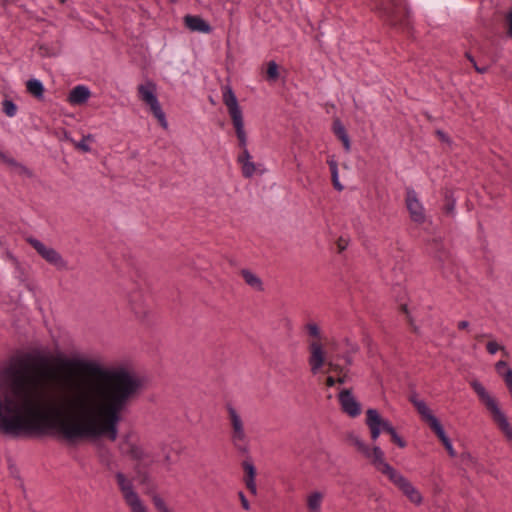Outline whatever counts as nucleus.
Here are the masks:
<instances>
[{
	"instance_id": "a211bd4d",
	"label": "nucleus",
	"mask_w": 512,
	"mask_h": 512,
	"mask_svg": "<svg viewBox=\"0 0 512 512\" xmlns=\"http://www.w3.org/2000/svg\"><path fill=\"white\" fill-rule=\"evenodd\" d=\"M91 96L90 89L85 85L75 86L68 95V102L71 105H82L86 103Z\"/></svg>"
},
{
	"instance_id": "de8ad7c7",
	"label": "nucleus",
	"mask_w": 512,
	"mask_h": 512,
	"mask_svg": "<svg viewBox=\"0 0 512 512\" xmlns=\"http://www.w3.org/2000/svg\"><path fill=\"white\" fill-rule=\"evenodd\" d=\"M329 366H330V369L333 370V371H336L337 370V366L332 364V363H329Z\"/></svg>"
},
{
	"instance_id": "2f4dec72",
	"label": "nucleus",
	"mask_w": 512,
	"mask_h": 512,
	"mask_svg": "<svg viewBox=\"0 0 512 512\" xmlns=\"http://www.w3.org/2000/svg\"><path fill=\"white\" fill-rule=\"evenodd\" d=\"M391 439L400 447L405 448L406 447V441L397 433L395 430L393 433L390 434Z\"/></svg>"
},
{
	"instance_id": "f8f14e48",
	"label": "nucleus",
	"mask_w": 512,
	"mask_h": 512,
	"mask_svg": "<svg viewBox=\"0 0 512 512\" xmlns=\"http://www.w3.org/2000/svg\"><path fill=\"white\" fill-rule=\"evenodd\" d=\"M364 458L370 461V463L382 474L386 475L389 479L397 473L385 459L384 451L379 446L369 447L368 453L364 455Z\"/></svg>"
},
{
	"instance_id": "6ab92c4d",
	"label": "nucleus",
	"mask_w": 512,
	"mask_h": 512,
	"mask_svg": "<svg viewBox=\"0 0 512 512\" xmlns=\"http://www.w3.org/2000/svg\"><path fill=\"white\" fill-rule=\"evenodd\" d=\"M185 25L191 31H197L201 33H210L212 31L211 26L201 17L187 15L184 18Z\"/></svg>"
},
{
	"instance_id": "423d86ee",
	"label": "nucleus",
	"mask_w": 512,
	"mask_h": 512,
	"mask_svg": "<svg viewBox=\"0 0 512 512\" xmlns=\"http://www.w3.org/2000/svg\"><path fill=\"white\" fill-rule=\"evenodd\" d=\"M230 423V440L232 445L240 452H247L249 449L250 438L245 428L244 420L241 414L231 405L227 407Z\"/></svg>"
},
{
	"instance_id": "393cba45",
	"label": "nucleus",
	"mask_w": 512,
	"mask_h": 512,
	"mask_svg": "<svg viewBox=\"0 0 512 512\" xmlns=\"http://www.w3.org/2000/svg\"><path fill=\"white\" fill-rule=\"evenodd\" d=\"M348 441L363 457L368 453L370 446L360 436L356 434H350L348 436Z\"/></svg>"
},
{
	"instance_id": "9b49d317",
	"label": "nucleus",
	"mask_w": 512,
	"mask_h": 512,
	"mask_svg": "<svg viewBox=\"0 0 512 512\" xmlns=\"http://www.w3.org/2000/svg\"><path fill=\"white\" fill-rule=\"evenodd\" d=\"M27 241L49 264L53 265L59 270H65L68 268L67 261H65L61 254L53 247L45 245L36 238H28Z\"/></svg>"
},
{
	"instance_id": "72a5a7b5",
	"label": "nucleus",
	"mask_w": 512,
	"mask_h": 512,
	"mask_svg": "<svg viewBox=\"0 0 512 512\" xmlns=\"http://www.w3.org/2000/svg\"><path fill=\"white\" fill-rule=\"evenodd\" d=\"M0 160L4 163L10 165V166H17L18 163L13 159L5 155L3 152L0 151Z\"/></svg>"
},
{
	"instance_id": "ea45409f",
	"label": "nucleus",
	"mask_w": 512,
	"mask_h": 512,
	"mask_svg": "<svg viewBox=\"0 0 512 512\" xmlns=\"http://www.w3.org/2000/svg\"><path fill=\"white\" fill-rule=\"evenodd\" d=\"M446 211L449 214H454V211H455V201H452L451 203L447 204Z\"/></svg>"
},
{
	"instance_id": "f3484780",
	"label": "nucleus",
	"mask_w": 512,
	"mask_h": 512,
	"mask_svg": "<svg viewBox=\"0 0 512 512\" xmlns=\"http://www.w3.org/2000/svg\"><path fill=\"white\" fill-rule=\"evenodd\" d=\"M325 493L320 490H312L307 493L305 502L307 512H322Z\"/></svg>"
},
{
	"instance_id": "bb28decb",
	"label": "nucleus",
	"mask_w": 512,
	"mask_h": 512,
	"mask_svg": "<svg viewBox=\"0 0 512 512\" xmlns=\"http://www.w3.org/2000/svg\"><path fill=\"white\" fill-rule=\"evenodd\" d=\"M93 140V136L88 134L84 136L80 141L75 142V147L82 150L83 152H90L91 147L89 146V142Z\"/></svg>"
},
{
	"instance_id": "c756f323",
	"label": "nucleus",
	"mask_w": 512,
	"mask_h": 512,
	"mask_svg": "<svg viewBox=\"0 0 512 512\" xmlns=\"http://www.w3.org/2000/svg\"><path fill=\"white\" fill-rule=\"evenodd\" d=\"M153 503H154V506L156 507V509L159 511V512H171L167 505L165 504L164 500L160 497V496H154L153 497Z\"/></svg>"
},
{
	"instance_id": "39448f33",
	"label": "nucleus",
	"mask_w": 512,
	"mask_h": 512,
	"mask_svg": "<svg viewBox=\"0 0 512 512\" xmlns=\"http://www.w3.org/2000/svg\"><path fill=\"white\" fill-rule=\"evenodd\" d=\"M411 402L417 409V411L420 414V416L422 417V419L429 424L430 428L435 432L437 437L440 439V441L444 445L449 456L452 458L456 457L457 453L453 447L452 441L447 436L440 421L433 414V412L428 407V405L425 403V401L413 398V399H411Z\"/></svg>"
},
{
	"instance_id": "c9c22d12",
	"label": "nucleus",
	"mask_w": 512,
	"mask_h": 512,
	"mask_svg": "<svg viewBox=\"0 0 512 512\" xmlns=\"http://www.w3.org/2000/svg\"><path fill=\"white\" fill-rule=\"evenodd\" d=\"M468 59H469V60H470V62L473 64V66H474L475 70H476L478 73L483 74V73L487 72V70H488V67H487V66H482V67H481V66H478V65H477V63H476V61H475V59H474L473 57H471V56H468Z\"/></svg>"
},
{
	"instance_id": "473e14b6",
	"label": "nucleus",
	"mask_w": 512,
	"mask_h": 512,
	"mask_svg": "<svg viewBox=\"0 0 512 512\" xmlns=\"http://www.w3.org/2000/svg\"><path fill=\"white\" fill-rule=\"evenodd\" d=\"M0 160L4 163L10 165V166H17L18 163L13 159L5 155L3 152L0 151Z\"/></svg>"
},
{
	"instance_id": "dca6fc26",
	"label": "nucleus",
	"mask_w": 512,
	"mask_h": 512,
	"mask_svg": "<svg viewBox=\"0 0 512 512\" xmlns=\"http://www.w3.org/2000/svg\"><path fill=\"white\" fill-rule=\"evenodd\" d=\"M120 450L123 454L128 455L135 460H143L146 457V452L132 437V435H127L121 441Z\"/></svg>"
},
{
	"instance_id": "6e6552de",
	"label": "nucleus",
	"mask_w": 512,
	"mask_h": 512,
	"mask_svg": "<svg viewBox=\"0 0 512 512\" xmlns=\"http://www.w3.org/2000/svg\"><path fill=\"white\" fill-rule=\"evenodd\" d=\"M115 477L123 498L131 512H148L146 506L134 490L132 481L122 472H117Z\"/></svg>"
},
{
	"instance_id": "5701e85b",
	"label": "nucleus",
	"mask_w": 512,
	"mask_h": 512,
	"mask_svg": "<svg viewBox=\"0 0 512 512\" xmlns=\"http://www.w3.org/2000/svg\"><path fill=\"white\" fill-rule=\"evenodd\" d=\"M333 132L335 135L341 140L343 143L344 149L346 152H349L351 149V142L349 135L344 127V125L341 123L340 120H336L333 123Z\"/></svg>"
},
{
	"instance_id": "4be33fe9",
	"label": "nucleus",
	"mask_w": 512,
	"mask_h": 512,
	"mask_svg": "<svg viewBox=\"0 0 512 512\" xmlns=\"http://www.w3.org/2000/svg\"><path fill=\"white\" fill-rule=\"evenodd\" d=\"M241 275L245 281V283L250 286L253 290L255 291H263V282L262 280L260 279V277L258 275H256L254 272L248 270V269H243L241 271Z\"/></svg>"
},
{
	"instance_id": "7c9ffc66",
	"label": "nucleus",
	"mask_w": 512,
	"mask_h": 512,
	"mask_svg": "<svg viewBox=\"0 0 512 512\" xmlns=\"http://www.w3.org/2000/svg\"><path fill=\"white\" fill-rule=\"evenodd\" d=\"M486 349L491 355L496 354L499 350H505V348L500 346L496 341H489L486 345Z\"/></svg>"
},
{
	"instance_id": "ddd939ff",
	"label": "nucleus",
	"mask_w": 512,
	"mask_h": 512,
	"mask_svg": "<svg viewBox=\"0 0 512 512\" xmlns=\"http://www.w3.org/2000/svg\"><path fill=\"white\" fill-rule=\"evenodd\" d=\"M389 480L396 485L413 504L420 505L423 502L420 491L400 472L397 471Z\"/></svg>"
},
{
	"instance_id": "c85d7f7f",
	"label": "nucleus",
	"mask_w": 512,
	"mask_h": 512,
	"mask_svg": "<svg viewBox=\"0 0 512 512\" xmlns=\"http://www.w3.org/2000/svg\"><path fill=\"white\" fill-rule=\"evenodd\" d=\"M241 168H242V174L246 178L252 177L256 171L255 164L252 161L244 163Z\"/></svg>"
},
{
	"instance_id": "a19ab883",
	"label": "nucleus",
	"mask_w": 512,
	"mask_h": 512,
	"mask_svg": "<svg viewBox=\"0 0 512 512\" xmlns=\"http://www.w3.org/2000/svg\"><path fill=\"white\" fill-rule=\"evenodd\" d=\"M348 380H349V379H348V375H347L346 373H345V374H343V375H341V376H339V377L336 379L337 383H339V384H344V383L348 382Z\"/></svg>"
},
{
	"instance_id": "79ce46f5",
	"label": "nucleus",
	"mask_w": 512,
	"mask_h": 512,
	"mask_svg": "<svg viewBox=\"0 0 512 512\" xmlns=\"http://www.w3.org/2000/svg\"><path fill=\"white\" fill-rule=\"evenodd\" d=\"M335 383H337V381H336V379L334 377H332V376L327 377L326 385L328 387H333L335 385Z\"/></svg>"
},
{
	"instance_id": "49530a36",
	"label": "nucleus",
	"mask_w": 512,
	"mask_h": 512,
	"mask_svg": "<svg viewBox=\"0 0 512 512\" xmlns=\"http://www.w3.org/2000/svg\"><path fill=\"white\" fill-rule=\"evenodd\" d=\"M338 247L340 250H344L346 246H345V244L341 243V241H340L338 244Z\"/></svg>"
},
{
	"instance_id": "1a4fd4ad",
	"label": "nucleus",
	"mask_w": 512,
	"mask_h": 512,
	"mask_svg": "<svg viewBox=\"0 0 512 512\" xmlns=\"http://www.w3.org/2000/svg\"><path fill=\"white\" fill-rule=\"evenodd\" d=\"M365 423L370 430V437L373 441H377L382 432L391 434L396 430L392 423L384 419L379 411L374 408H369L366 411Z\"/></svg>"
},
{
	"instance_id": "aec40b11",
	"label": "nucleus",
	"mask_w": 512,
	"mask_h": 512,
	"mask_svg": "<svg viewBox=\"0 0 512 512\" xmlns=\"http://www.w3.org/2000/svg\"><path fill=\"white\" fill-rule=\"evenodd\" d=\"M304 331L307 335V343L308 342H316L323 343L324 335L320 325L315 321H308L304 325Z\"/></svg>"
},
{
	"instance_id": "f03ea898",
	"label": "nucleus",
	"mask_w": 512,
	"mask_h": 512,
	"mask_svg": "<svg viewBox=\"0 0 512 512\" xmlns=\"http://www.w3.org/2000/svg\"><path fill=\"white\" fill-rule=\"evenodd\" d=\"M68 361H83V362L94 363V364L98 365L99 367H101L104 370L114 371V372L118 373L119 375H121L123 377V379L126 381L125 382L126 384H124V385L127 387L126 388L127 390H126L125 398L123 399V401L121 403V406L118 408L117 421L115 422V424L113 426L108 427L107 429L104 428L102 432H99V433H97L95 435H88V436L78 437V438H75L73 440H68V441L69 442H74V441H77V440H80V439L97 438V437H101V436H106L111 441H115L117 439V436H118V424L121 421L122 412L127 407L129 402L140 391L141 380L133 372H130V371L124 369V368L104 367L101 364H99L98 362L90 361V360H84V359H67V360L63 361L62 365H63L64 368H66V369H68L70 371L69 374H65V375L59 377L57 379L55 387L53 389H51L50 391H48V392H45L40 387V391L42 392L43 398L45 400L48 399V397H50V395H52L53 393L58 391L65 381L77 382V381H81V380H83L85 378L90 377L91 373L88 370L80 368V367H77V366H69V365H67Z\"/></svg>"
},
{
	"instance_id": "58836bf2",
	"label": "nucleus",
	"mask_w": 512,
	"mask_h": 512,
	"mask_svg": "<svg viewBox=\"0 0 512 512\" xmlns=\"http://www.w3.org/2000/svg\"><path fill=\"white\" fill-rule=\"evenodd\" d=\"M332 181H333V185H334L335 189H337L338 191H342L343 190V186H342V184L339 181V173L338 174H332Z\"/></svg>"
},
{
	"instance_id": "2eb2a0df",
	"label": "nucleus",
	"mask_w": 512,
	"mask_h": 512,
	"mask_svg": "<svg viewBox=\"0 0 512 512\" xmlns=\"http://www.w3.org/2000/svg\"><path fill=\"white\" fill-rule=\"evenodd\" d=\"M338 399L342 411L348 416L356 418L361 414V404L352 394L351 390H342L338 395Z\"/></svg>"
},
{
	"instance_id": "37998d69",
	"label": "nucleus",
	"mask_w": 512,
	"mask_h": 512,
	"mask_svg": "<svg viewBox=\"0 0 512 512\" xmlns=\"http://www.w3.org/2000/svg\"><path fill=\"white\" fill-rule=\"evenodd\" d=\"M508 22H509V35L512 37V10L508 14Z\"/></svg>"
},
{
	"instance_id": "a18cd8bd",
	"label": "nucleus",
	"mask_w": 512,
	"mask_h": 512,
	"mask_svg": "<svg viewBox=\"0 0 512 512\" xmlns=\"http://www.w3.org/2000/svg\"><path fill=\"white\" fill-rule=\"evenodd\" d=\"M437 135L439 136V138L442 140V141H449V138L448 136L442 132V131H437Z\"/></svg>"
},
{
	"instance_id": "0eeeda50",
	"label": "nucleus",
	"mask_w": 512,
	"mask_h": 512,
	"mask_svg": "<svg viewBox=\"0 0 512 512\" xmlns=\"http://www.w3.org/2000/svg\"><path fill=\"white\" fill-rule=\"evenodd\" d=\"M138 95L139 98L150 107L151 112L157 118L160 125L167 129L168 122L166 119V115L162 110V107L157 98V86L152 81H147L144 84L138 86Z\"/></svg>"
},
{
	"instance_id": "f257e3e1",
	"label": "nucleus",
	"mask_w": 512,
	"mask_h": 512,
	"mask_svg": "<svg viewBox=\"0 0 512 512\" xmlns=\"http://www.w3.org/2000/svg\"><path fill=\"white\" fill-rule=\"evenodd\" d=\"M67 365L86 369L91 375L77 382L65 381L46 400L39 380L26 365L4 369L0 432L19 436L46 429L73 440L113 426L127 390L123 377L94 363L68 361Z\"/></svg>"
},
{
	"instance_id": "a878e982",
	"label": "nucleus",
	"mask_w": 512,
	"mask_h": 512,
	"mask_svg": "<svg viewBox=\"0 0 512 512\" xmlns=\"http://www.w3.org/2000/svg\"><path fill=\"white\" fill-rule=\"evenodd\" d=\"M2 110L8 117H14L17 114V106L11 99L2 101Z\"/></svg>"
},
{
	"instance_id": "c03bdc74",
	"label": "nucleus",
	"mask_w": 512,
	"mask_h": 512,
	"mask_svg": "<svg viewBox=\"0 0 512 512\" xmlns=\"http://www.w3.org/2000/svg\"><path fill=\"white\" fill-rule=\"evenodd\" d=\"M469 327V322L466 321V320H462L458 323V328L459 329H466Z\"/></svg>"
},
{
	"instance_id": "e433bc0d",
	"label": "nucleus",
	"mask_w": 512,
	"mask_h": 512,
	"mask_svg": "<svg viewBox=\"0 0 512 512\" xmlns=\"http://www.w3.org/2000/svg\"><path fill=\"white\" fill-rule=\"evenodd\" d=\"M238 495H239V498H240V501H241L243 509L246 510V511L250 510L249 501L247 500V498L244 495V493L243 492H239Z\"/></svg>"
},
{
	"instance_id": "412c9836",
	"label": "nucleus",
	"mask_w": 512,
	"mask_h": 512,
	"mask_svg": "<svg viewBox=\"0 0 512 512\" xmlns=\"http://www.w3.org/2000/svg\"><path fill=\"white\" fill-rule=\"evenodd\" d=\"M243 468L246 473L245 483L249 491L256 495L257 494V485H256V468L252 462L245 461L243 463Z\"/></svg>"
},
{
	"instance_id": "4c0bfd02",
	"label": "nucleus",
	"mask_w": 512,
	"mask_h": 512,
	"mask_svg": "<svg viewBox=\"0 0 512 512\" xmlns=\"http://www.w3.org/2000/svg\"><path fill=\"white\" fill-rule=\"evenodd\" d=\"M329 167H330V170H331V175L332 174H338V164L336 162L335 159L331 158L327 161Z\"/></svg>"
},
{
	"instance_id": "b1692460",
	"label": "nucleus",
	"mask_w": 512,
	"mask_h": 512,
	"mask_svg": "<svg viewBox=\"0 0 512 512\" xmlns=\"http://www.w3.org/2000/svg\"><path fill=\"white\" fill-rule=\"evenodd\" d=\"M27 91L38 99H42L44 96L43 83L35 78L29 79L26 83Z\"/></svg>"
},
{
	"instance_id": "9d476101",
	"label": "nucleus",
	"mask_w": 512,
	"mask_h": 512,
	"mask_svg": "<svg viewBox=\"0 0 512 512\" xmlns=\"http://www.w3.org/2000/svg\"><path fill=\"white\" fill-rule=\"evenodd\" d=\"M405 205L409 217L414 223L421 225L426 222V209L418 193L412 187H407L405 190Z\"/></svg>"
},
{
	"instance_id": "f704fd0d",
	"label": "nucleus",
	"mask_w": 512,
	"mask_h": 512,
	"mask_svg": "<svg viewBox=\"0 0 512 512\" xmlns=\"http://www.w3.org/2000/svg\"><path fill=\"white\" fill-rule=\"evenodd\" d=\"M0 160L4 163L10 165V166H17L18 163L13 159L5 155L3 152L0 151Z\"/></svg>"
},
{
	"instance_id": "7ed1b4c3",
	"label": "nucleus",
	"mask_w": 512,
	"mask_h": 512,
	"mask_svg": "<svg viewBox=\"0 0 512 512\" xmlns=\"http://www.w3.org/2000/svg\"><path fill=\"white\" fill-rule=\"evenodd\" d=\"M222 98L232 119L236 136L239 141V146L243 149L242 154L238 156V162L242 167L244 163L251 161V156L247 149V135L244 127L242 109L239 106L237 97L230 86H225L222 88Z\"/></svg>"
},
{
	"instance_id": "cd10ccee",
	"label": "nucleus",
	"mask_w": 512,
	"mask_h": 512,
	"mask_svg": "<svg viewBox=\"0 0 512 512\" xmlns=\"http://www.w3.org/2000/svg\"><path fill=\"white\" fill-rule=\"evenodd\" d=\"M267 76L270 80H276L279 76L278 65L276 62L271 61L268 63Z\"/></svg>"
},
{
	"instance_id": "20e7f679",
	"label": "nucleus",
	"mask_w": 512,
	"mask_h": 512,
	"mask_svg": "<svg viewBox=\"0 0 512 512\" xmlns=\"http://www.w3.org/2000/svg\"><path fill=\"white\" fill-rule=\"evenodd\" d=\"M471 387L489 411L492 420L497 425L498 429L503 433L508 441H512V425L505 412L500 408L497 400L479 381H472Z\"/></svg>"
},
{
	"instance_id": "4468645a",
	"label": "nucleus",
	"mask_w": 512,
	"mask_h": 512,
	"mask_svg": "<svg viewBox=\"0 0 512 512\" xmlns=\"http://www.w3.org/2000/svg\"><path fill=\"white\" fill-rule=\"evenodd\" d=\"M308 364L312 374L316 375L323 368L326 360V352L323 343L308 342Z\"/></svg>"
}]
</instances>
